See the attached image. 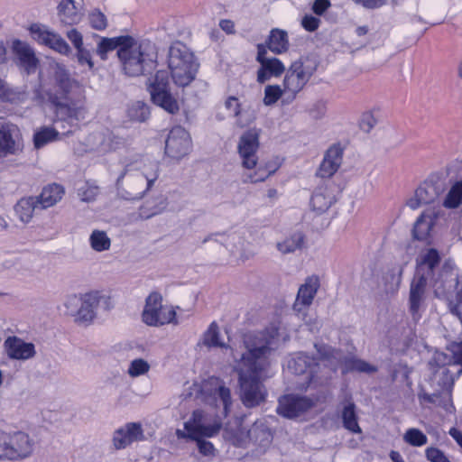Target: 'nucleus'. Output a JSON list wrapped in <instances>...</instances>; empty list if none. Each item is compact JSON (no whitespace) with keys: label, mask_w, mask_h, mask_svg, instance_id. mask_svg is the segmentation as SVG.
Instances as JSON below:
<instances>
[{"label":"nucleus","mask_w":462,"mask_h":462,"mask_svg":"<svg viewBox=\"0 0 462 462\" xmlns=\"http://www.w3.org/2000/svg\"><path fill=\"white\" fill-rule=\"evenodd\" d=\"M315 67L302 60H295L285 72L282 81L286 104L291 103L312 77Z\"/></svg>","instance_id":"8"},{"label":"nucleus","mask_w":462,"mask_h":462,"mask_svg":"<svg viewBox=\"0 0 462 462\" xmlns=\"http://www.w3.org/2000/svg\"><path fill=\"white\" fill-rule=\"evenodd\" d=\"M315 405V402L297 394H286L279 398L277 413L287 419H295L308 412Z\"/></svg>","instance_id":"12"},{"label":"nucleus","mask_w":462,"mask_h":462,"mask_svg":"<svg viewBox=\"0 0 462 462\" xmlns=\"http://www.w3.org/2000/svg\"><path fill=\"white\" fill-rule=\"evenodd\" d=\"M403 440L411 446L421 447L428 442V438L420 430L411 428L404 433Z\"/></svg>","instance_id":"48"},{"label":"nucleus","mask_w":462,"mask_h":462,"mask_svg":"<svg viewBox=\"0 0 462 462\" xmlns=\"http://www.w3.org/2000/svg\"><path fill=\"white\" fill-rule=\"evenodd\" d=\"M57 114L63 118L79 119L84 114V107L79 102L66 100L57 104Z\"/></svg>","instance_id":"39"},{"label":"nucleus","mask_w":462,"mask_h":462,"mask_svg":"<svg viewBox=\"0 0 462 462\" xmlns=\"http://www.w3.org/2000/svg\"><path fill=\"white\" fill-rule=\"evenodd\" d=\"M426 457L430 462H449L444 453L435 448H427Z\"/></svg>","instance_id":"57"},{"label":"nucleus","mask_w":462,"mask_h":462,"mask_svg":"<svg viewBox=\"0 0 462 462\" xmlns=\"http://www.w3.org/2000/svg\"><path fill=\"white\" fill-rule=\"evenodd\" d=\"M142 320L150 327H162L166 324H176V311L173 306L164 304L162 295L151 293L142 312Z\"/></svg>","instance_id":"7"},{"label":"nucleus","mask_w":462,"mask_h":462,"mask_svg":"<svg viewBox=\"0 0 462 462\" xmlns=\"http://www.w3.org/2000/svg\"><path fill=\"white\" fill-rule=\"evenodd\" d=\"M105 137L100 133L91 134L85 139L84 148H76V152L81 154L83 152L103 150Z\"/></svg>","instance_id":"45"},{"label":"nucleus","mask_w":462,"mask_h":462,"mask_svg":"<svg viewBox=\"0 0 462 462\" xmlns=\"http://www.w3.org/2000/svg\"><path fill=\"white\" fill-rule=\"evenodd\" d=\"M89 245L93 251L102 253L111 247V239L106 231L95 229L89 236Z\"/></svg>","instance_id":"41"},{"label":"nucleus","mask_w":462,"mask_h":462,"mask_svg":"<svg viewBox=\"0 0 462 462\" xmlns=\"http://www.w3.org/2000/svg\"><path fill=\"white\" fill-rule=\"evenodd\" d=\"M283 86L280 85H267L264 88V96L263 103L264 106H270L274 105L280 98L282 99V103H286V95Z\"/></svg>","instance_id":"43"},{"label":"nucleus","mask_w":462,"mask_h":462,"mask_svg":"<svg viewBox=\"0 0 462 462\" xmlns=\"http://www.w3.org/2000/svg\"><path fill=\"white\" fill-rule=\"evenodd\" d=\"M40 208L34 197L21 199L14 207L16 215L23 223H28L33 217L34 211Z\"/></svg>","instance_id":"37"},{"label":"nucleus","mask_w":462,"mask_h":462,"mask_svg":"<svg viewBox=\"0 0 462 462\" xmlns=\"http://www.w3.org/2000/svg\"><path fill=\"white\" fill-rule=\"evenodd\" d=\"M6 461H21L32 456L34 440L26 432H6Z\"/></svg>","instance_id":"11"},{"label":"nucleus","mask_w":462,"mask_h":462,"mask_svg":"<svg viewBox=\"0 0 462 462\" xmlns=\"http://www.w3.org/2000/svg\"><path fill=\"white\" fill-rule=\"evenodd\" d=\"M150 368V364L146 360L136 358L130 362L127 374L130 377L135 378L146 374Z\"/></svg>","instance_id":"49"},{"label":"nucleus","mask_w":462,"mask_h":462,"mask_svg":"<svg viewBox=\"0 0 462 462\" xmlns=\"http://www.w3.org/2000/svg\"><path fill=\"white\" fill-rule=\"evenodd\" d=\"M219 26L224 32L227 33H233L235 32V24L230 20H221Z\"/></svg>","instance_id":"64"},{"label":"nucleus","mask_w":462,"mask_h":462,"mask_svg":"<svg viewBox=\"0 0 462 462\" xmlns=\"http://www.w3.org/2000/svg\"><path fill=\"white\" fill-rule=\"evenodd\" d=\"M6 432L0 431V462L6 461Z\"/></svg>","instance_id":"63"},{"label":"nucleus","mask_w":462,"mask_h":462,"mask_svg":"<svg viewBox=\"0 0 462 462\" xmlns=\"http://www.w3.org/2000/svg\"><path fill=\"white\" fill-rule=\"evenodd\" d=\"M168 68L173 83L184 88L196 79L199 63L185 44L176 42L169 49Z\"/></svg>","instance_id":"4"},{"label":"nucleus","mask_w":462,"mask_h":462,"mask_svg":"<svg viewBox=\"0 0 462 462\" xmlns=\"http://www.w3.org/2000/svg\"><path fill=\"white\" fill-rule=\"evenodd\" d=\"M280 341V322H274L263 330L245 335L243 344L230 350L245 406L254 407L263 402L266 392L263 381L268 377Z\"/></svg>","instance_id":"1"},{"label":"nucleus","mask_w":462,"mask_h":462,"mask_svg":"<svg viewBox=\"0 0 462 462\" xmlns=\"http://www.w3.org/2000/svg\"><path fill=\"white\" fill-rule=\"evenodd\" d=\"M88 22L91 27L97 31L105 30L107 26L106 17L99 10H94L89 13Z\"/></svg>","instance_id":"51"},{"label":"nucleus","mask_w":462,"mask_h":462,"mask_svg":"<svg viewBox=\"0 0 462 462\" xmlns=\"http://www.w3.org/2000/svg\"><path fill=\"white\" fill-rule=\"evenodd\" d=\"M55 79L60 88L65 93H69L73 89L79 88V86L76 80L70 78L69 74L61 68H58L55 73Z\"/></svg>","instance_id":"46"},{"label":"nucleus","mask_w":462,"mask_h":462,"mask_svg":"<svg viewBox=\"0 0 462 462\" xmlns=\"http://www.w3.org/2000/svg\"><path fill=\"white\" fill-rule=\"evenodd\" d=\"M190 149L189 134L181 126L173 127L166 140V154L174 160H180L189 152Z\"/></svg>","instance_id":"13"},{"label":"nucleus","mask_w":462,"mask_h":462,"mask_svg":"<svg viewBox=\"0 0 462 462\" xmlns=\"http://www.w3.org/2000/svg\"><path fill=\"white\" fill-rule=\"evenodd\" d=\"M77 50V59L79 64L84 65L87 64L89 69H92L94 67V63L92 61V57L89 52L84 46L79 47V49Z\"/></svg>","instance_id":"56"},{"label":"nucleus","mask_w":462,"mask_h":462,"mask_svg":"<svg viewBox=\"0 0 462 462\" xmlns=\"http://www.w3.org/2000/svg\"><path fill=\"white\" fill-rule=\"evenodd\" d=\"M315 348L319 355L318 362L303 353L294 354L288 362V369L295 375L300 376V381L297 382L300 389H306L310 383L318 377L317 374L321 364L328 366V371L325 372L321 377H328L331 371L337 368L341 355L338 350L325 344H315Z\"/></svg>","instance_id":"2"},{"label":"nucleus","mask_w":462,"mask_h":462,"mask_svg":"<svg viewBox=\"0 0 462 462\" xmlns=\"http://www.w3.org/2000/svg\"><path fill=\"white\" fill-rule=\"evenodd\" d=\"M81 303H82V296L70 295V296L67 297V299L65 300V301L63 303V306L66 309L65 313L67 315L74 317V319L76 320L79 308L80 307Z\"/></svg>","instance_id":"52"},{"label":"nucleus","mask_w":462,"mask_h":462,"mask_svg":"<svg viewBox=\"0 0 462 462\" xmlns=\"http://www.w3.org/2000/svg\"><path fill=\"white\" fill-rule=\"evenodd\" d=\"M440 215V210L435 208L425 209L417 218L413 226V236L418 240L427 239Z\"/></svg>","instance_id":"19"},{"label":"nucleus","mask_w":462,"mask_h":462,"mask_svg":"<svg viewBox=\"0 0 462 462\" xmlns=\"http://www.w3.org/2000/svg\"><path fill=\"white\" fill-rule=\"evenodd\" d=\"M344 148L339 143H334L324 153L323 160L317 171L320 178L332 177L340 168L343 162Z\"/></svg>","instance_id":"17"},{"label":"nucleus","mask_w":462,"mask_h":462,"mask_svg":"<svg viewBox=\"0 0 462 462\" xmlns=\"http://www.w3.org/2000/svg\"><path fill=\"white\" fill-rule=\"evenodd\" d=\"M203 391L212 396L214 400L218 398L223 404L225 414L228 412L229 406L232 404L230 390L229 388L226 387L224 383L219 378H209L204 383Z\"/></svg>","instance_id":"24"},{"label":"nucleus","mask_w":462,"mask_h":462,"mask_svg":"<svg viewBox=\"0 0 462 462\" xmlns=\"http://www.w3.org/2000/svg\"><path fill=\"white\" fill-rule=\"evenodd\" d=\"M248 437L260 444L268 443L271 440L270 431L263 425L254 423L248 430Z\"/></svg>","instance_id":"50"},{"label":"nucleus","mask_w":462,"mask_h":462,"mask_svg":"<svg viewBox=\"0 0 462 462\" xmlns=\"http://www.w3.org/2000/svg\"><path fill=\"white\" fill-rule=\"evenodd\" d=\"M225 106L227 110L232 111L235 115L236 113L239 112L241 104L239 103L237 97L232 96L226 98L225 101Z\"/></svg>","instance_id":"62"},{"label":"nucleus","mask_w":462,"mask_h":462,"mask_svg":"<svg viewBox=\"0 0 462 462\" xmlns=\"http://www.w3.org/2000/svg\"><path fill=\"white\" fill-rule=\"evenodd\" d=\"M336 201L333 191L328 187H319L310 199V206L318 214L325 213Z\"/></svg>","instance_id":"30"},{"label":"nucleus","mask_w":462,"mask_h":462,"mask_svg":"<svg viewBox=\"0 0 462 462\" xmlns=\"http://www.w3.org/2000/svg\"><path fill=\"white\" fill-rule=\"evenodd\" d=\"M59 133L52 127L44 126L40 128L33 136L34 146L39 149L48 143L55 141Z\"/></svg>","instance_id":"44"},{"label":"nucleus","mask_w":462,"mask_h":462,"mask_svg":"<svg viewBox=\"0 0 462 462\" xmlns=\"http://www.w3.org/2000/svg\"><path fill=\"white\" fill-rule=\"evenodd\" d=\"M442 206L447 209H462V180H456L442 199Z\"/></svg>","instance_id":"36"},{"label":"nucleus","mask_w":462,"mask_h":462,"mask_svg":"<svg viewBox=\"0 0 462 462\" xmlns=\"http://www.w3.org/2000/svg\"><path fill=\"white\" fill-rule=\"evenodd\" d=\"M4 348L6 356L13 360L25 361L32 358L36 354L35 346L32 343L25 342L15 336L5 338Z\"/></svg>","instance_id":"18"},{"label":"nucleus","mask_w":462,"mask_h":462,"mask_svg":"<svg viewBox=\"0 0 462 462\" xmlns=\"http://www.w3.org/2000/svg\"><path fill=\"white\" fill-rule=\"evenodd\" d=\"M21 151V133L17 125L0 122V157L16 154Z\"/></svg>","instance_id":"15"},{"label":"nucleus","mask_w":462,"mask_h":462,"mask_svg":"<svg viewBox=\"0 0 462 462\" xmlns=\"http://www.w3.org/2000/svg\"><path fill=\"white\" fill-rule=\"evenodd\" d=\"M79 195L81 200L89 202L95 199L97 195V187L88 185L86 189H80Z\"/></svg>","instance_id":"58"},{"label":"nucleus","mask_w":462,"mask_h":462,"mask_svg":"<svg viewBox=\"0 0 462 462\" xmlns=\"http://www.w3.org/2000/svg\"><path fill=\"white\" fill-rule=\"evenodd\" d=\"M65 190L63 187L54 183L44 187L40 195L34 198L37 199L40 208L46 209L60 202L62 199Z\"/></svg>","instance_id":"29"},{"label":"nucleus","mask_w":462,"mask_h":462,"mask_svg":"<svg viewBox=\"0 0 462 462\" xmlns=\"http://www.w3.org/2000/svg\"><path fill=\"white\" fill-rule=\"evenodd\" d=\"M329 0H315L312 5V11L317 15H322L330 7Z\"/></svg>","instance_id":"60"},{"label":"nucleus","mask_w":462,"mask_h":462,"mask_svg":"<svg viewBox=\"0 0 462 462\" xmlns=\"http://www.w3.org/2000/svg\"><path fill=\"white\" fill-rule=\"evenodd\" d=\"M29 31L33 40L61 54H68L70 51V47L65 40L58 33L50 31L45 25L33 23L30 26Z\"/></svg>","instance_id":"14"},{"label":"nucleus","mask_w":462,"mask_h":462,"mask_svg":"<svg viewBox=\"0 0 462 462\" xmlns=\"http://www.w3.org/2000/svg\"><path fill=\"white\" fill-rule=\"evenodd\" d=\"M234 116L236 117L235 125L239 128H245L255 121L256 112L251 107H240L239 112L236 113Z\"/></svg>","instance_id":"47"},{"label":"nucleus","mask_w":462,"mask_h":462,"mask_svg":"<svg viewBox=\"0 0 462 462\" xmlns=\"http://www.w3.org/2000/svg\"><path fill=\"white\" fill-rule=\"evenodd\" d=\"M101 296L98 292H88L82 295V303L79 308L76 322L89 324L96 318V312L100 302Z\"/></svg>","instance_id":"22"},{"label":"nucleus","mask_w":462,"mask_h":462,"mask_svg":"<svg viewBox=\"0 0 462 462\" xmlns=\"http://www.w3.org/2000/svg\"><path fill=\"white\" fill-rule=\"evenodd\" d=\"M117 56L125 73L132 77L142 75L157 57L154 44L146 40L138 41L130 35L125 47L117 51Z\"/></svg>","instance_id":"3"},{"label":"nucleus","mask_w":462,"mask_h":462,"mask_svg":"<svg viewBox=\"0 0 462 462\" xmlns=\"http://www.w3.org/2000/svg\"><path fill=\"white\" fill-rule=\"evenodd\" d=\"M13 49L15 52L19 64L27 73L33 72L37 67L38 59L33 50L25 42L16 40L13 43Z\"/></svg>","instance_id":"26"},{"label":"nucleus","mask_w":462,"mask_h":462,"mask_svg":"<svg viewBox=\"0 0 462 462\" xmlns=\"http://www.w3.org/2000/svg\"><path fill=\"white\" fill-rule=\"evenodd\" d=\"M274 171H265L262 168H257L253 173L245 172L243 174V182L256 183L264 181Z\"/></svg>","instance_id":"53"},{"label":"nucleus","mask_w":462,"mask_h":462,"mask_svg":"<svg viewBox=\"0 0 462 462\" xmlns=\"http://www.w3.org/2000/svg\"><path fill=\"white\" fill-rule=\"evenodd\" d=\"M342 421L344 427L353 433H361V428L357 422L356 405L350 401H346L342 408Z\"/></svg>","instance_id":"38"},{"label":"nucleus","mask_w":462,"mask_h":462,"mask_svg":"<svg viewBox=\"0 0 462 462\" xmlns=\"http://www.w3.org/2000/svg\"><path fill=\"white\" fill-rule=\"evenodd\" d=\"M262 130L251 127L245 131L237 142V153L241 161V166L245 171H253L258 164V150L260 148V135Z\"/></svg>","instance_id":"10"},{"label":"nucleus","mask_w":462,"mask_h":462,"mask_svg":"<svg viewBox=\"0 0 462 462\" xmlns=\"http://www.w3.org/2000/svg\"><path fill=\"white\" fill-rule=\"evenodd\" d=\"M320 23L319 18L311 14H306L301 20L302 27L308 32H315L319 27Z\"/></svg>","instance_id":"55"},{"label":"nucleus","mask_w":462,"mask_h":462,"mask_svg":"<svg viewBox=\"0 0 462 462\" xmlns=\"http://www.w3.org/2000/svg\"><path fill=\"white\" fill-rule=\"evenodd\" d=\"M126 114L131 121L142 123L150 117L151 112L147 104L134 101L128 106Z\"/></svg>","instance_id":"42"},{"label":"nucleus","mask_w":462,"mask_h":462,"mask_svg":"<svg viewBox=\"0 0 462 462\" xmlns=\"http://www.w3.org/2000/svg\"><path fill=\"white\" fill-rule=\"evenodd\" d=\"M319 288V279L312 275L306 279L305 282L300 287L297 294L295 307L300 304L310 306Z\"/></svg>","instance_id":"31"},{"label":"nucleus","mask_w":462,"mask_h":462,"mask_svg":"<svg viewBox=\"0 0 462 462\" xmlns=\"http://www.w3.org/2000/svg\"><path fill=\"white\" fill-rule=\"evenodd\" d=\"M376 123L377 120L374 114L370 111H367L361 116L359 126L364 132L368 133L374 127Z\"/></svg>","instance_id":"54"},{"label":"nucleus","mask_w":462,"mask_h":462,"mask_svg":"<svg viewBox=\"0 0 462 462\" xmlns=\"http://www.w3.org/2000/svg\"><path fill=\"white\" fill-rule=\"evenodd\" d=\"M143 439L144 433L141 423L129 422L114 431L112 444L116 449L119 450Z\"/></svg>","instance_id":"16"},{"label":"nucleus","mask_w":462,"mask_h":462,"mask_svg":"<svg viewBox=\"0 0 462 462\" xmlns=\"http://www.w3.org/2000/svg\"><path fill=\"white\" fill-rule=\"evenodd\" d=\"M448 350L451 352L452 356H448L447 354L436 351L433 355V357L430 361V364H435L439 367L450 366L456 367L457 365L462 366V343H452L450 344ZM462 373V367L457 369V375Z\"/></svg>","instance_id":"23"},{"label":"nucleus","mask_w":462,"mask_h":462,"mask_svg":"<svg viewBox=\"0 0 462 462\" xmlns=\"http://www.w3.org/2000/svg\"><path fill=\"white\" fill-rule=\"evenodd\" d=\"M169 75L165 70H158L148 86L152 102L169 114L180 111V104L169 88Z\"/></svg>","instance_id":"9"},{"label":"nucleus","mask_w":462,"mask_h":462,"mask_svg":"<svg viewBox=\"0 0 462 462\" xmlns=\"http://www.w3.org/2000/svg\"><path fill=\"white\" fill-rule=\"evenodd\" d=\"M367 9L380 8L387 3V0H353Z\"/></svg>","instance_id":"61"},{"label":"nucleus","mask_w":462,"mask_h":462,"mask_svg":"<svg viewBox=\"0 0 462 462\" xmlns=\"http://www.w3.org/2000/svg\"><path fill=\"white\" fill-rule=\"evenodd\" d=\"M340 355L342 356L341 353H340ZM341 364H342L343 373L356 371V372H360V373L372 374V373H375L377 371L376 366L372 365L369 363H367L364 360H361V359L351 358V359H346L343 362L342 356H341L337 366Z\"/></svg>","instance_id":"40"},{"label":"nucleus","mask_w":462,"mask_h":462,"mask_svg":"<svg viewBox=\"0 0 462 462\" xmlns=\"http://www.w3.org/2000/svg\"><path fill=\"white\" fill-rule=\"evenodd\" d=\"M267 48L275 54L288 51L289 40L287 32L281 29H273L266 42Z\"/></svg>","instance_id":"34"},{"label":"nucleus","mask_w":462,"mask_h":462,"mask_svg":"<svg viewBox=\"0 0 462 462\" xmlns=\"http://www.w3.org/2000/svg\"><path fill=\"white\" fill-rule=\"evenodd\" d=\"M58 15L60 21L65 25L76 24L82 17L73 0L61 1L58 6Z\"/></svg>","instance_id":"33"},{"label":"nucleus","mask_w":462,"mask_h":462,"mask_svg":"<svg viewBox=\"0 0 462 462\" xmlns=\"http://www.w3.org/2000/svg\"><path fill=\"white\" fill-rule=\"evenodd\" d=\"M221 428L219 422L207 424L204 412L200 410L195 411L192 417L184 423L185 430H177L178 438H189L197 442L199 452L204 456H214L215 448L213 444L205 439L217 435Z\"/></svg>","instance_id":"5"},{"label":"nucleus","mask_w":462,"mask_h":462,"mask_svg":"<svg viewBox=\"0 0 462 462\" xmlns=\"http://www.w3.org/2000/svg\"><path fill=\"white\" fill-rule=\"evenodd\" d=\"M158 163L154 161H142L128 165L125 176V192L132 199L142 198L158 177Z\"/></svg>","instance_id":"6"},{"label":"nucleus","mask_w":462,"mask_h":462,"mask_svg":"<svg viewBox=\"0 0 462 462\" xmlns=\"http://www.w3.org/2000/svg\"><path fill=\"white\" fill-rule=\"evenodd\" d=\"M285 72L284 64L277 58L263 60L257 70V82L263 84L272 78H279Z\"/></svg>","instance_id":"28"},{"label":"nucleus","mask_w":462,"mask_h":462,"mask_svg":"<svg viewBox=\"0 0 462 462\" xmlns=\"http://www.w3.org/2000/svg\"><path fill=\"white\" fill-rule=\"evenodd\" d=\"M446 183L439 177H430L418 188V197L426 204L433 203L444 194Z\"/></svg>","instance_id":"21"},{"label":"nucleus","mask_w":462,"mask_h":462,"mask_svg":"<svg viewBox=\"0 0 462 462\" xmlns=\"http://www.w3.org/2000/svg\"><path fill=\"white\" fill-rule=\"evenodd\" d=\"M66 35L74 45L75 49H79V47L83 46L82 34L77 29L72 28L69 30Z\"/></svg>","instance_id":"59"},{"label":"nucleus","mask_w":462,"mask_h":462,"mask_svg":"<svg viewBox=\"0 0 462 462\" xmlns=\"http://www.w3.org/2000/svg\"><path fill=\"white\" fill-rule=\"evenodd\" d=\"M305 242L304 233L300 229H292L276 243V248L282 254H293L297 250L303 249Z\"/></svg>","instance_id":"25"},{"label":"nucleus","mask_w":462,"mask_h":462,"mask_svg":"<svg viewBox=\"0 0 462 462\" xmlns=\"http://www.w3.org/2000/svg\"><path fill=\"white\" fill-rule=\"evenodd\" d=\"M429 281L430 279L418 273L414 275L410 289V310L413 316L419 312Z\"/></svg>","instance_id":"27"},{"label":"nucleus","mask_w":462,"mask_h":462,"mask_svg":"<svg viewBox=\"0 0 462 462\" xmlns=\"http://www.w3.org/2000/svg\"><path fill=\"white\" fill-rule=\"evenodd\" d=\"M202 343L204 346L208 347H220L225 350V354L228 353L232 356L230 350L239 347L240 345L243 344V340L238 345H235L233 346H226L221 338L220 331L217 325L215 322H213L210 324L207 331L204 333L202 337Z\"/></svg>","instance_id":"32"},{"label":"nucleus","mask_w":462,"mask_h":462,"mask_svg":"<svg viewBox=\"0 0 462 462\" xmlns=\"http://www.w3.org/2000/svg\"><path fill=\"white\" fill-rule=\"evenodd\" d=\"M129 35H121L113 38H102L97 46V53L100 56L102 60H106L107 57V53L117 50L121 51L124 46L125 47L127 39Z\"/></svg>","instance_id":"35"},{"label":"nucleus","mask_w":462,"mask_h":462,"mask_svg":"<svg viewBox=\"0 0 462 462\" xmlns=\"http://www.w3.org/2000/svg\"><path fill=\"white\" fill-rule=\"evenodd\" d=\"M440 256L436 249L430 248L423 252L418 260L416 273L427 277L437 286L438 280L435 279V270L439 267Z\"/></svg>","instance_id":"20"}]
</instances>
